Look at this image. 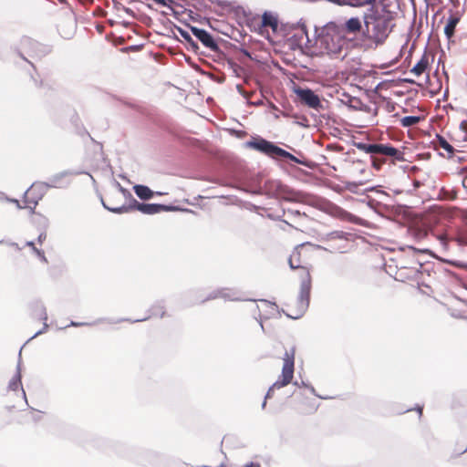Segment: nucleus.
I'll return each mask as SVG.
<instances>
[{"label":"nucleus","instance_id":"23","mask_svg":"<svg viewBox=\"0 0 467 467\" xmlns=\"http://www.w3.org/2000/svg\"><path fill=\"white\" fill-rule=\"evenodd\" d=\"M420 273V270L416 269V267L413 265L400 266V273H399L400 277H397L396 280H399V281H404L405 279H415L416 280L419 278Z\"/></svg>","mask_w":467,"mask_h":467},{"label":"nucleus","instance_id":"51","mask_svg":"<svg viewBox=\"0 0 467 467\" xmlns=\"http://www.w3.org/2000/svg\"><path fill=\"white\" fill-rule=\"evenodd\" d=\"M115 185L119 189V191L124 195L125 198L131 197L130 192L128 189L121 186V184L119 182L115 181Z\"/></svg>","mask_w":467,"mask_h":467},{"label":"nucleus","instance_id":"40","mask_svg":"<svg viewBox=\"0 0 467 467\" xmlns=\"http://www.w3.org/2000/svg\"><path fill=\"white\" fill-rule=\"evenodd\" d=\"M445 263L450 264L457 268L467 270V262L452 259H445Z\"/></svg>","mask_w":467,"mask_h":467},{"label":"nucleus","instance_id":"20","mask_svg":"<svg viewBox=\"0 0 467 467\" xmlns=\"http://www.w3.org/2000/svg\"><path fill=\"white\" fill-rule=\"evenodd\" d=\"M461 16L459 15H453L452 10L450 9V16L447 18V23L444 26V35L446 38L448 39V44L454 43V40H452V36H454L455 27L457 26L458 23L460 22Z\"/></svg>","mask_w":467,"mask_h":467},{"label":"nucleus","instance_id":"4","mask_svg":"<svg viewBox=\"0 0 467 467\" xmlns=\"http://www.w3.org/2000/svg\"><path fill=\"white\" fill-rule=\"evenodd\" d=\"M265 26L271 27L273 33L282 34L284 36H288L293 30L299 28L302 34L305 35L306 37V44L311 42V40L308 37L306 26L303 19H300L297 23H284L279 21L276 13L265 10L262 15L258 32L260 33V29Z\"/></svg>","mask_w":467,"mask_h":467},{"label":"nucleus","instance_id":"59","mask_svg":"<svg viewBox=\"0 0 467 467\" xmlns=\"http://www.w3.org/2000/svg\"><path fill=\"white\" fill-rule=\"evenodd\" d=\"M282 216H283V215L275 216V215H273V214H271V213H268V214H267V217H268L269 219H271V220H275V221H280V222H283V223H285V224H287V225H289V226L293 227V226H292V225H291L287 221H285V220L282 219Z\"/></svg>","mask_w":467,"mask_h":467},{"label":"nucleus","instance_id":"8","mask_svg":"<svg viewBox=\"0 0 467 467\" xmlns=\"http://www.w3.org/2000/svg\"><path fill=\"white\" fill-rule=\"evenodd\" d=\"M293 92L301 104L317 111L323 109V104L319 96L310 88L294 85Z\"/></svg>","mask_w":467,"mask_h":467},{"label":"nucleus","instance_id":"48","mask_svg":"<svg viewBox=\"0 0 467 467\" xmlns=\"http://www.w3.org/2000/svg\"><path fill=\"white\" fill-rule=\"evenodd\" d=\"M368 192H374L376 193L385 194V192L381 190L380 185L370 186V187H368V188L362 190V195H365Z\"/></svg>","mask_w":467,"mask_h":467},{"label":"nucleus","instance_id":"39","mask_svg":"<svg viewBox=\"0 0 467 467\" xmlns=\"http://www.w3.org/2000/svg\"><path fill=\"white\" fill-rule=\"evenodd\" d=\"M185 12L188 14L190 20L192 22L202 23V21L207 20L206 17L201 16L199 14L194 13L191 9H185Z\"/></svg>","mask_w":467,"mask_h":467},{"label":"nucleus","instance_id":"13","mask_svg":"<svg viewBox=\"0 0 467 467\" xmlns=\"http://www.w3.org/2000/svg\"><path fill=\"white\" fill-rule=\"evenodd\" d=\"M150 315L144 317L142 318L131 319V318H119V319H110L109 320V324H118L120 322H130V323H138L143 322L150 319L152 317H159L163 318L166 315L165 305L163 300L156 301L149 309Z\"/></svg>","mask_w":467,"mask_h":467},{"label":"nucleus","instance_id":"18","mask_svg":"<svg viewBox=\"0 0 467 467\" xmlns=\"http://www.w3.org/2000/svg\"><path fill=\"white\" fill-rule=\"evenodd\" d=\"M172 27L180 34V36L183 38L184 45L187 50L193 52L194 54H199L200 47L197 41H195L192 35L185 30L184 28L175 25L172 23Z\"/></svg>","mask_w":467,"mask_h":467},{"label":"nucleus","instance_id":"49","mask_svg":"<svg viewBox=\"0 0 467 467\" xmlns=\"http://www.w3.org/2000/svg\"><path fill=\"white\" fill-rule=\"evenodd\" d=\"M109 212L116 214H122L128 213V209L126 203H124L120 206L111 207V209H109Z\"/></svg>","mask_w":467,"mask_h":467},{"label":"nucleus","instance_id":"3","mask_svg":"<svg viewBox=\"0 0 467 467\" xmlns=\"http://www.w3.org/2000/svg\"><path fill=\"white\" fill-rule=\"evenodd\" d=\"M314 37L319 38L320 47L325 49L324 52L330 59L344 60L347 57V53L342 55L348 41L347 37L334 34L330 30H325V26H315Z\"/></svg>","mask_w":467,"mask_h":467},{"label":"nucleus","instance_id":"60","mask_svg":"<svg viewBox=\"0 0 467 467\" xmlns=\"http://www.w3.org/2000/svg\"><path fill=\"white\" fill-rule=\"evenodd\" d=\"M370 159L372 161L373 168L379 171L381 168L383 161L381 160H376L372 156H370Z\"/></svg>","mask_w":467,"mask_h":467},{"label":"nucleus","instance_id":"41","mask_svg":"<svg viewBox=\"0 0 467 467\" xmlns=\"http://www.w3.org/2000/svg\"><path fill=\"white\" fill-rule=\"evenodd\" d=\"M395 81H396V85L397 86H402L404 83H408V84H411V85H417L419 87L421 86L420 83H419L415 79L410 78H399Z\"/></svg>","mask_w":467,"mask_h":467},{"label":"nucleus","instance_id":"26","mask_svg":"<svg viewBox=\"0 0 467 467\" xmlns=\"http://www.w3.org/2000/svg\"><path fill=\"white\" fill-rule=\"evenodd\" d=\"M133 191L137 197L142 201H148L154 197V191L144 184H135L133 186Z\"/></svg>","mask_w":467,"mask_h":467},{"label":"nucleus","instance_id":"46","mask_svg":"<svg viewBox=\"0 0 467 467\" xmlns=\"http://www.w3.org/2000/svg\"><path fill=\"white\" fill-rule=\"evenodd\" d=\"M221 292H222V288L216 289V290L211 292L204 299L202 300V303H205L207 301L213 300V299L220 297Z\"/></svg>","mask_w":467,"mask_h":467},{"label":"nucleus","instance_id":"7","mask_svg":"<svg viewBox=\"0 0 467 467\" xmlns=\"http://www.w3.org/2000/svg\"><path fill=\"white\" fill-rule=\"evenodd\" d=\"M365 28V24H362L358 16H352L344 22L330 21L325 25V30H330L334 34H339L346 37L349 34H359V39L362 41V31Z\"/></svg>","mask_w":467,"mask_h":467},{"label":"nucleus","instance_id":"33","mask_svg":"<svg viewBox=\"0 0 467 467\" xmlns=\"http://www.w3.org/2000/svg\"><path fill=\"white\" fill-rule=\"evenodd\" d=\"M366 182H345V189L348 190V192H352V193H355V194H361L362 195V191H360L359 189V186L360 185H363Z\"/></svg>","mask_w":467,"mask_h":467},{"label":"nucleus","instance_id":"17","mask_svg":"<svg viewBox=\"0 0 467 467\" xmlns=\"http://www.w3.org/2000/svg\"><path fill=\"white\" fill-rule=\"evenodd\" d=\"M21 366H22V361H21V352H20V353H18V361L16 364V373L8 383V389L12 390V391H16L19 388H21L25 401L28 405L27 400H26V395L25 390L23 389V385H22Z\"/></svg>","mask_w":467,"mask_h":467},{"label":"nucleus","instance_id":"11","mask_svg":"<svg viewBox=\"0 0 467 467\" xmlns=\"http://www.w3.org/2000/svg\"><path fill=\"white\" fill-rule=\"evenodd\" d=\"M86 173V171H74L72 170H65L60 172L55 173L48 178L47 182H41L42 183L47 184V189L57 188L66 189L70 185V181L65 180L66 177L70 175H78ZM87 174H88L87 172Z\"/></svg>","mask_w":467,"mask_h":467},{"label":"nucleus","instance_id":"54","mask_svg":"<svg viewBox=\"0 0 467 467\" xmlns=\"http://www.w3.org/2000/svg\"><path fill=\"white\" fill-rule=\"evenodd\" d=\"M36 256L40 259V261L44 262V263H47V259L45 255V252L42 250V249H38L36 247H34V251H33Z\"/></svg>","mask_w":467,"mask_h":467},{"label":"nucleus","instance_id":"10","mask_svg":"<svg viewBox=\"0 0 467 467\" xmlns=\"http://www.w3.org/2000/svg\"><path fill=\"white\" fill-rule=\"evenodd\" d=\"M141 205V213L147 215H153L162 212H192V210L188 208H182L179 205H174L171 203L165 204L157 202H144Z\"/></svg>","mask_w":467,"mask_h":467},{"label":"nucleus","instance_id":"38","mask_svg":"<svg viewBox=\"0 0 467 467\" xmlns=\"http://www.w3.org/2000/svg\"><path fill=\"white\" fill-rule=\"evenodd\" d=\"M406 248L412 250L414 252V254H428L431 257H435L434 253L429 248H417L412 245H407ZM401 250H405V247H402Z\"/></svg>","mask_w":467,"mask_h":467},{"label":"nucleus","instance_id":"53","mask_svg":"<svg viewBox=\"0 0 467 467\" xmlns=\"http://www.w3.org/2000/svg\"><path fill=\"white\" fill-rule=\"evenodd\" d=\"M306 389H307L311 392V394H313L314 396H316V397H317V398H319L321 400H328V399H330V397L321 396V395L317 394L316 389L310 383L307 384Z\"/></svg>","mask_w":467,"mask_h":467},{"label":"nucleus","instance_id":"61","mask_svg":"<svg viewBox=\"0 0 467 467\" xmlns=\"http://www.w3.org/2000/svg\"><path fill=\"white\" fill-rule=\"evenodd\" d=\"M39 231H40V233H39L38 236H37V243L42 244L43 242L47 238V232H46L47 230H39Z\"/></svg>","mask_w":467,"mask_h":467},{"label":"nucleus","instance_id":"21","mask_svg":"<svg viewBox=\"0 0 467 467\" xmlns=\"http://www.w3.org/2000/svg\"><path fill=\"white\" fill-rule=\"evenodd\" d=\"M294 370H290L287 366L282 368V371L278 379L273 383V388L280 389L290 384L294 378Z\"/></svg>","mask_w":467,"mask_h":467},{"label":"nucleus","instance_id":"35","mask_svg":"<svg viewBox=\"0 0 467 467\" xmlns=\"http://www.w3.org/2000/svg\"><path fill=\"white\" fill-rule=\"evenodd\" d=\"M235 294H236V292L231 288H222L220 297H222L225 300L241 301L242 300L241 298L234 296Z\"/></svg>","mask_w":467,"mask_h":467},{"label":"nucleus","instance_id":"42","mask_svg":"<svg viewBox=\"0 0 467 467\" xmlns=\"http://www.w3.org/2000/svg\"><path fill=\"white\" fill-rule=\"evenodd\" d=\"M348 234L343 231H333L327 234L329 239L346 240Z\"/></svg>","mask_w":467,"mask_h":467},{"label":"nucleus","instance_id":"36","mask_svg":"<svg viewBox=\"0 0 467 467\" xmlns=\"http://www.w3.org/2000/svg\"><path fill=\"white\" fill-rule=\"evenodd\" d=\"M107 320L108 323L109 319H105V318H99L97 319L96 321L94 322H77V321H70V323L68 325H67L64 328H67L68 327H89V326H93L95 324H99V323H101L103 321Z\"/></svg>","mask_w":467,"mask_h":467},{"label":"nucleus","instance_id":"29","mask_svg":"<svg viewBox=\"0 0 467 467\" xmlns=\"http://www.w3.org/2000/svg\"><path fill=\"white\" fill-rule=\"evenodd\" d=\"M32 223L38 230H47L49 225L48 219L40 213L34 215Z\"/></svg>","mask_w":467,"mask_h":467},{"label":"nucleus","instance_id":"22","mask_svg":"<svg viewBox=\"0 0 467 467\" xmlns=\"http://www.w3.org/2000/svg\"><path fill=\"white\" fill-rule=\"evenodd\" d=\"M348 101L347 103H345V105L352 109V110H356V111H363V112H366V113H370L371 110H372V108L370 106H368V104H365L363 103V101L358 98V97H350L348 96Z\"/></svg>","mask_w":467,"mask_h":467},{"label":"nucleus","instance_id":"44","mask_svg":"<svg viewBox=\"0 0 467 467\" xmlns=\"http://www.w3.org/2000/svg\"><path fill=\"white\" fill-rule=\"evenodd\" d=\"M156 5L173 10V5H176V2L174 0H157Z\"/></svg>","mask_w":467,"mask_h":467},{"label":"nucleus","instance_id":"6","mask_svg":"<svg viewBox=\"0 0 467 467\" xmlns=\"http://www.w3.org/2000/svg\"><path fill=\"white\" fill-rule=\"evenodd\" d=\"M244 148L253 150L268 158L279 160L283 148L279 147L275 142L268 140L258 134H253L250 139L244 142Z\"/></svg>","mask_w":467,"mask_h":467},{"label":"nucleus","instance_id":"19","mask_svg":"<svg viewBox=\"0 0 467 467\" xmlns=\"http://www.w3.org/2000/svg\"><path fill=\"white\" fill-rule=\"evenodd\" d=\"M414 263L415 265H419L417 269L420 270V275L425 273L430 276L431 272L436 273L437 271L442 270L449 276L457 277V275L455 273L451 272L449 269L442 268L441 265H432L431 267H430L428 262H422L418 258L415 259Z\"/></svg>","mask_w":467,"mask_h":467},{"label":"nucleus","instance_id":"57","mask_svg":"<svg viewBox=\"0 0 467 467\" xmlns=\"http://www.w3.org/2000/svg\"><path fill=\"white\" fill-rule=\"evenodd\" d=\"M78 133L79 135H81V136H82V135H84V134H85V135H87V136H88V138H89V139H90L94 143L99 144V145H100V146H101V144H100L99 142L96 141V140H95L90 136V134L88 133V131L84 127H82L80 130H78Z\"/></svg>","mask_w":467,"mask_h":467},{"label":"nucleus","instance_id":"47","mask_svg":"<svg viewBox=\"0 0 467 467\" xmlns=\"http://www.w3.org/2000/svg\"><path fill=\"white\" fill-rule=\"evenodd\" d=\"M411 410H416V411L419 413V416H420V417H421V415H422V410H423V406L417 404V405L415 406V408L401 409V410H399L397 413H398V414H403V413H406V412H408V411H411Z\"/></svg>","mask_w":467,"mask_h":467},{"label":"nucleus","instance_id":"28","mask_svg":"<svg viewBox=\"0 0 467 467\" xmlns=\"http://www.w3.org/2000/svg\"><path fill=\"white\" fill-rule=\"evenodd\" d=\"M295 354H296V346H292L290 349H285L284 354V363L282 368L288 367L290 370L295 371Z\"/></svg>","mask_w":467,"mask_h":467},{"label":"nucleus","instance_id":"63","mask_svg":"<svg viewBox=\"0 0 467 467\" xmlns=\"http://www.w3.org/2000/svg\"><path fill=\"white\" fill-rule=\"evenodd\" d=\"M275 389H277L276 388H273V384L269 387V389H267L265 395V400H269L273 397L274 395V391Z\"/></svg>","mask_w":467,"mask_h":467},{"label":"nucleus","instance_id":"2","mask_svg":"<svg viewBox=\"0 0 467 467\" xmlns=\"http://www.w3.org/2000/svg\"><path fill=\"white\" fill-rule=\"evenodd\" d=\"M288 265L292 270H296V269L304 270V273L300 276V279H301L300 288H299V293H298V296L296 298V306L294 311V314L285 312L284 309L279 310L278 306L275 304V302H272L267 299H259V301L275 306L278 312V315L283 313L286 317L293 319V320H296V319L301 318L309 307L311 289H312V278H311V275H310L309 271L306 270V268L303 265H295L293 263V260L291 257L288 259Z\"/></svg>","mask_w":467,"mask_h":467},{"label":"nucleus","instance_id":"16","mask_svg":"<svg viewBox=\"0 0 467 467\" xmlns=\"http://www.w3.org/2000/svg\"><path fill=\"white\" fill-rule=\"evenodd\" d=\"M29 317L33 319L47 321V308L43 301L39 298H34L27 303Z\"/></svg>","mask_w":467,"mask_h":467},{"label":"nucleus","instance_id":"9","mask_svg":"<svg viewBox=\"0 0 467 467\" xmlns=\"http://www.w3.org/2000/svg\"><path fill=\"white\" fill-rule=\"evenodd\" d=\"M47 184L42 183L41 182H35L31 186L24 192L23 201L29 204L36 206L40 200L47 192Z\"/></svg>","mask_w":467,"mask_h":467},{"label":"nucleus","instance_id":"27","mask_svg":"<svg viewBox=\"0 0 467 467\" xmlns=\"http://www.w3.org/2000/svg\"><path fill=\"white\" fill-rule=\"evenodd\" d=\"M430 67V62L426 52L423 53L420 59L411 67L410 72L415 76H420Z\"/></svg>","mask_w":467,"mask_h":467},{"label":"nucleus","instance_id":"24","mask_svg":"<svg viewBox=\"0 0 467 467\" xmlns=\"http://www.w3.org/2000/svg\"><path fill=\"white\" fill-rule=\"evenodd\" d=\"M283 161H288L296 164H300L302 166H305L306 168H312V161L306 158H298L292 154L291 152L287 151L286 150L283 149L280 159Z\"/></svg>","mask_w":467,"mask_h":467},{"label":"nucleus","instance_id":"1","mask_svg":"<svg viewBox=\"0 0 467 467\" xmlns=\"http://www.w3.org/2000/svg\"><path fill=\"white\" fill-rule=\"evenodd\" d=\"M395 16L387 5L369 6L363 15L362 41L373 40L377 46L382 45L395 27Z\"/></svg>","mask_w":467,"mask_h":467},{"label":"nucleus","instance_id":"14","mask_svg":"<svg viewBox=\"0 0 467 467\" xmlns=\"http://www.w3.org/2000/svg\"><path fill=\"white\" fill-rule=\"evenodd\" d=\"M130 457L135 463L142 466L156 465L161 459L160 453L151 450H140L132 452Z\"/></svg>","mask_w":467,"mask_h":467},{"label":"nucleus","instance_id":"56","mask_svg":"<svg viewBox=\"0 0 467 467\" xmlns=\"http://www.w3.org/2000/svg\"><path fill=\"white\" fill-rule=\"evenodd\" d=\"M5 202L13 203V204H16V208L19 209V210L24 209V206H22L20 204V202L17 199H16V198H12V197L7 196V198H5Z\"/></svg>","mask_w":467,"mask_h":467},{"label":"nucleus","instance_id":"45","mask_svg":"<svg viewBox=\"0 0 467 467\" xmlns=\"http://www.w3.org/2000/svg\"><path fill=\"white\" fill-rule=\"evenodd\" d=\"M352 144H353L354 147H356L359 150L364 151L367 154L368 152V150L370 149L368 147L369 143H366V142H363V141H353Z\"/></svg>","mask_w":467,"mask_h":467},{"label":"nucleus","instance_id":"50","mask_svg":"<svg viewBox=\"0 0 467 467\" xmlns=\"http://www.w3.org/2000/svg\"><path fill=\"white\" fill-rule=\"evenodd\" d=\"M48 327H49V326H48V324L47 323V321H43V327H42V328H41V329H39V330H37V331H36V333H35V334H34L30 338H28V340H27L26 342H28V341L32 340L33 338H35V337H38V336H40V335H42V334L46 333V332H47V328H48Z\"/></svg>","mask_w":467,"mask_h":467},{"label":"nucleus","instance_id":"64","mask_svg":"<svg viewBox=\"0 0 467 467\" xmlns=\"http://www.w3.org/2000/svg\"><path fill=\"white\" fill-rule=\"evenodd\" d=\"M460 130H461L463 133L467 132V120H466V119L462 120V121L460 123Z\"/></svg>","mask_w":467,"mask_h":467},{"label":"nucleus","instance_id":"34","mask_svg":"<svg viewBox=\"0 0 467 467\" xmlns=\"http://www.w3.org/2000/svg\"><path fill=\"white\" fill-rule=\"evenodd\" d=\"M127 199H129V202L126 203L128 213L131 211H139L141 213V204H143L144 202L137 201L132 195L131 197H128Z\"/></svg>","mask_w":467,"mask_h":467},{"label":"nucleus","instance_id":"31","mask_svg":"<svg viewBox=\"0 0 467 467\" xmlns=\"http://www.w3.org/2000/svg\"><path fill=\"white\" fill-rule=\"evenodd\" d=\"M436 138L439 141V144L441 146V148H442L448 154L450 157L453 156L454 154V148L446 140V139L440 135V134H436Z\"/></svg>","mask_w":467,"mask_h":467},{"label":"nucleus","instance_id":"12","mask_svg":"<svg viewBox=\"0 0 467 467\" xmlns=\"http://www.w3.org/2000/svg\"><path fill=\"white\" fill-rule=\"evenodd\" d=\"M290 189L280 181L266 180L263 187L256 191L257 194H265L269 198H277L279 195L285 194Z\"/></svg>","mask_w":467,"mask_h":467},{"label":"nucleus","instance_id":"30","mask_svg":"<svg viewBox=\"0 0 467 467\" xmlns=\"http://www.w3.org/2000/svg\"><path fill=\"white\" fill-rule=\"evenodd\" d=\"M422 119L421 116L410 115L400 119V125L403 128H409L414 124L419 123Z\"/></svg>","mask_w":467,"mask_h":467},{"label":"nucleus","instance_id":"5","mask_svg":"<svg viewBox=\"0 0 467 467\" xmlns=\"http://www.w3.org/2000/svg\"><path fill=\"white\" fill-rule=\"evenodd\" d=\"M52 51V46L42 44L29 36H24L20 39L19 47L16 49L17 56L33 68L36 73V67L26 57L42 58Z\"/></svg>","mask_w":467,"mask_h":467},{"label":"nucleus","instance_id":"52","mask_svg":"<svg viewBox=\"0 0 467 467\" xmlns=\"http://www.w3.org/2000/svg\"><path fill=\"white\" fill-rule=\"evenodd\" d=\"M348 5L354 7H359L364 5H368V2L365 0H349Z\"/></svg>","mask_w":467,"mask_h":467},{"label":"nucleus","instance_id":"25","mask_svg":"<svg viewBox=\"0 0 467 467\" xmlns=\"http://www.w3.org/2000/svg\"><path fill=\"white\" fill-rule=\"evenodd\" d=\"M379 153L392 157L396 161H403V153L394 146H392L390 143L381 144L379 148Z\"/></svg>","mask_w":467,"mask_h":467},{"label":"nucleus","instance_id":"62","mask_svg":"<svg viewBox=\"0 0 467 467\" xmlns=\"http://www.w3.org/2000/svg\"><path fill=\"white\" fill-rule=\"evenodd\" d=\"M239 51L241 54H243L244 57H246L249 59H253L252 53L245 47H241L239 48Z\"/></svg>","mask_w":467,"mask_h":467},{"label":"nucleus","instance_id":"58","mask_svg":"<svg viewBox=\"0 0 467 467\" xmlns=\"http://www.w3.org/2000/svg\"><path fill=\"white\" fill-rule=\"evenodd\" d=\"M78 133L79 135H81V136H82V135H84V134H85V135H87V136H88V138H89V139H90L94 143L99 144V145H100V146H101V144H100L99 142L96 141V140H95L90 136V134L88 133V131L84 127H82L80 130H78Z\"/></svg>","mask_w":467,"mask_h":467},{"label":"nucleus","instance_id":"55","mask_svg":"<svg viewBox=\"0 0 467 467\" xmlns=\"http://www.w3.org/2000/svg\"><path fill=\"white\" fill-rule=\"evenodd\" d=\"M368 147L370 149L368 150V154L372 155V154L379 153L380 143H369Z\"/></svg>","mask_w":467,"mask_h":467},{"label":"nucleus","instance_id":"37","mask_svg":"<svg viewBox=\"0 0 467 467\" xmlns=\"http://www.w3.org/2000/svg\"><path fill=\"white\" fill-rule=\"evenodd\" d=\"M27 74L30 77V79L33 81L34 85L37 88H41L43 85V80L39 78V74L36 71V73L33 70V68L30 67V69L27 70Z\"/></svg>","mask_w":467,"mask_h":467},{"label":"nucleus","instance_id":"43","mask_svg":"<svg viewBox=\"0 0 467 467\" xmlns=\"http://www.w3.org/2000/svg\"><path fill=\"white\" fill-rule=\"evenodd\" d=\"M361 202H366L367 205L372 210H376V208L381 204L379 202L368 195H366V198L361 200Z\"/></svg>","mask_w":467,"mask_h":467},{"label":"nucleus","instance_id":"15","mask_svg":"<svg viewBox=\"0 0 467 467\" xmlns=\"http://www.w3.org/2000/svg\"><path fill=\"white\" fill-rule=\"evenodd\" d=\"M192 35L194 36L202 46L209 48L211 51L217 52L220 50L218 41L213 34L203 28H192Z\"/></svg>","mask_w":467,"mask_h":467},{"label":"nucleus","instance_id":"32","mask_svg":"<svg viewBox=\"0 0 467 467\" xmlns=\"http://www.w3.org/2000/svg\"><path fill=\"white\" fill-rule=\"evenodd\" d=\"M313 49L309 52L311 57H322L326 55L325 49L320 47L319 38H315V42L312 45Z\"/></svg>","mask_w":467,"mask_h":467}]
</instances>
